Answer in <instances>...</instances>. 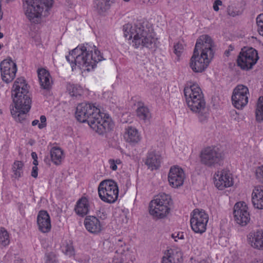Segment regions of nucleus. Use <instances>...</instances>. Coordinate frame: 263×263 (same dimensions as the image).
I'll return each mask as SVG.
<instances>
[{
    "label": "nucleus",
    "mask_w": 263,
    "mask_h": 263,
    "mask_svg": "<svg viewBox=\"0 0 263 263\" xmlns=\"http://www.w3.org/2000/svg\"><path fill=\"white\" fill-rule=\"evenodd\" d=\"M115 163L117 165L121 164V161L119 159H114Z\"/></svg>",
    "instance_id": "nucleus-45"
},
{
    "label": "nucleus",
    "mask_w": 263,
    "mask_h": 263,
    "mask_svg": "<svg viewBox=\"0 0 263 263\" xmlns=\"http://www.w3.org/2000/svg\"><path fill=\"white\" fill-rule=\"evenodd\" d=\"M84 224L86 230L91 233L97 234L102 230L100 221L95 216L86 217L84 220Z\"/></svg>",
    "instance_id": "nucleus-22"
},
{
    "label": "nucleus",
    "mask_w": 263,
    "mask_h": 263,
    "mask_svg": "<svg viewBox=\"0 0 263 263\" xmlns=\"http://www.w3.org/2000/svg\"><path fill=\"white\" fill-rule=\"evenodd\" d=\"M170 197L165 194L155 197L149 203V214L157 218H163L166 216L170 211Z\"/></svg>",
    "instance_id": "nucleus-8"
},
{
    "label": "nucleus",
    "mask_w": 263,
    "mask_h": 263,
    "mask_svg": "<svg viewBox=\"0 0 263 263\" xmlns=\"http://www.w3.org/2000/svg\"><path fill=\"white\" fill-rule=\"evenodd\" d=\"M41 123L39 124V128L42 129L46 126V118L45 116H41L40 117Z\"/></svg>",
    "instance_id": "nucleus-41"
},
{
    "label": "nucleus",
    "mask_w": 263,
    "mask_h": 263,
    "mask_svg": "<svg viewBox=\"0 0 263 263\" xmlns=\"http://www.w3.org/2000/svg\"><path fill=\"white\" fill-rule=\"evenodd\" d=\"M67 90L71 96L77 97L81 96L83 92L82 88L77 85L69 84L67 86Z\"/></svg>",
    "instance_id": "nucleus-36"
},
{
    "label": "nucleus",
    "mask_w": 263,
    "mask_h": 263,
    "mask_svg": "<svg viewBox=\"0 0 263 263\" xmlns=\"http://www.w3.org/2000/svg\"><path fill=\"white\" fill-rule=\"evenodd\" d=\"M50 157L55 165H60L64 157L63 151L59 147H53L50 150Z\"/></svg>",
    "instance_id": "nucleus-28"
},
{
    "label": "nucleus",
    "mask_w": 263,
    "mask_h": 263,
    "mask_svg": "<svg viewBox=\"0 0 263 263\" xmlns=\"http://www.w3.org/2000/svg\"><path fill=\"white\" fill-rule=\"evenodd\" d=\"M114 2L115 0H96L95 4L98 12L101 14L104 13Z\"/></svg>",
    "instance_id": "nucleus-29"
},
{
    "label": "nucleus",
    "mask_w": 263,
    "mask_h": 263,
    "mask_svg": "<svg viewBox=\"0 0 263 263\" xmlns=\"http://www.w3.org/2000/svg\"><path fill=\"white\" fill-rule=\"evenodd\" d=\"M256 20L258 32L263 36V13L258 15Z\"/></svg>",
    "instance_id": "nucleus-37"
},
{
    "label": "nucleus",
    "mask_w": 263,
    "mask_h": 263,
    "mask_svg": "<svg viewBox=\"0 0 263 263\" xmlns=\"http://www.w3.org/2000/svg\"><path fill=\"white\" fill-rule=\"evenodd\" d=\"M124 138L126 142L132 144H135L140 141L141 137L135 127L130 126L126 128Z\"/></svg>",
    "instance_id": "nucleus-27"
},
{
    "label": "nucleus",
    "mask_w": 263,
    "mask_h": 263,
    "mask_svg": "<svg viewBox=\"0 0 263 263\" xmlns=\"http://www.w3.org/2000/svg\"><path fill=\"white\" fill-rule=\"evenodd\" d=\"M37 74L41 88L47 90L50 89L52 80L49 72L45 69L41 68L37 70Z\"/></svg>",
    "instance_id": "nucleus-23"
},
{
    "label": "nucleus",
    "mask_w": 263,
    "mask_h": 263,
    "mask_svg": "<svg viewBox=\"0 0 263 263\" xmlns=\"http://www.w3.org/2000/svg\"><path fill=\"white\" fill-rule=\"evenodd\" d=\"M29 111H25V109H12L11 110L13 117L16 121L22 122L26 117V114Z\"/></svg>",
    "instance_id": "nucleus-35"
},
{
    "label": "nucleus",
    "mask_w": 263,
    "mask_h": 263,
    "mask_svg": "<svg viewBox=\"0 0 263 263\" xmlns=\"http://www.w3.org/2000/svg\"><path fill=\"white\" fill-rule=\"evenodd\" d=\"M14 104V109H25L29 111L31 107V100L29 93L12 96Z\"/></svg>",
    "instance_id": "nucleus-18"
},
{
    "label": "nucleus",
    "mask_w": 263,
    "mask_h": 263,
    "mask_svg": "<svg viewBox=\"0 0 263 263\" xmlns=\"http://www.w3.org/2000/svg\"><path fill=\"white\" fill-rule=\"evenodd\" d=\"M26 93H28V88L25 80L23 78H17L15 81L12 87V96Z\"/></svg>",
    "instance_id": "nucleus-26"
},
{
    "label": "nucleus",
    "mask_w": 263,
    "mask_h": 263,
    "mask_svg": "<svg viewBox=\"0 0 263 263\" xmlns=\"http://www.w3.org/2000/svg\"><path fill=\"white\" fill-rule=\"evenodd\" d=\"M258 59L257 51L255 49L245 47L238 56L237 65L241 69L248 70L252 68Z\"/></svg>",
    "instance_id": "nucleus-10"
},
{
    "label": "nucleus",
    "mask_w": 263,
    "mask_h": 263,
    "mask_svg": "<svg viewBox=\"0 0 263 263\" xmlns=\"http://www.w3.org/2000/svg\"><path fill=\"white\" fill-rule=\"evenodd\" d=\"M13 177L17 179L23 177L24 171V164L22 161H15L12 165Z\"/></svg>",
    "instance_id": "nucleus-30"
},
{
    "label": "nucleus",
    "mask_w": 263,
    "mask_h": 263,
    "mask_svg": "<svg viewBox=\"0 0 263 263\" xmlns=\"http://www.w3.org/2000/svg\"><path fill=\"white\" fill-rule=\"evenodd\" d=\"M181 253L178 249H170L164 253L161 263H181Z\"/></svg>",
    "instance_id": "nucleus-19"
},
{
    "label": "nucleus",
    "mask_w": 263,
    "mask_h": 263,
    "mask_svg": "<svg viewBox=\"0 0 263 263\" xmlns=\"http://www.w3.org/2000/svg\"><path fill=\"white\" fill-rule=\"evenodd\" d=\"M249 91L248 88L239 85L233 90L232 102L233 106L238 109H242L248 103Z\"/></svg>",
    "instance_id": "nucleus-12"
},
{
    "label": "nucleus",
    "mask_w": 263,
    "mask_h": 263,
    "mask_svg": "<svg viewBox=\"0 0 263 263\" xmlns=\"http://www.w3.org/2000/svg\"><path fill=\"white\" fill-rule=\"evenodd\" d=\"M56 256L53 253H47L45 255V263H57Z\"/></svg>",
    "instance_id": "nucleus-39"
},
{
    "label": "nucleus",
    "mask_w": 263,
    "mask_h": 263,
    "mask_svg": "<svg viewBox=\"0 0 263 263\" xmlns=\"http://www.w3.org/2000/svg\"><path fill=\"white\" fill-rule=\"evenodd\" d=\"M255 174L256 179L263 183V165L255 168Z\"/></svg>",
    "instance_id": "nucleus-38"
},
{
    "label": "nucleus",
    "mask_w": 263,
    "mask_h": 263,
    "mask_svg": "<svg viewBox=\"0 0 263 263\" xmlns=\"http://www.w3.org/2000/svg\"><path fill=\"white\" fill-rule=\"evenodd\" d=\"M123 30L125 37L128 40L133 39V46L135 48L142 47L153 49L156 47L157 38L154 32L143 23L138 22L133 25L127 24L123 26Z\"/></svg>",
    "instance_id": "nucleus-4"
},
{
    "label": "nucleus",
    "mask_w": 263,
    "mask_h": 263,
    "mask_svg": "<svg viewBox=\"0 0 263 263\" xmlns=\"http://www.w3.org/2000/svg\"><path fill=\"white\" fill-rule=\"evenodd\" d=\"M0 70L3 81L8 83L15 77L16 65L11 59H7L1 63Z\"/></svg>",
    "instance_id": "nucleus-13"
},
{
    "label": "nucleus",
    "mask_w": 263,
    "mask_h": 263,
    "mask_svg": "<svg viewBox=\"0 0 263 263\" xmlns=\"http://www.w3.org/2000/svg\"><path fill=\"white\" fill-rule=\"evenodd\" d=\"M72 70L77 66L83 70L90 71L97 63L104 60L103 55L95 45H79L66 56Z\"/></svg>",
    "instance_id": "nucleus-2"
},
{
    "label": "nucleus",
    "mask_w": 263,
    "mask_h": 263,
    "mask_svg": "<svg viewBox=\"0 0 263 263\" xmlns=\"http://www.w3.org/2000/svg\"><path fill=\"white\" fill-rule=\"evenodd\" d=\"M61 249L62 252L66 255L71 256L74 255V249L70 240L64 241L61 246Z\"/></svg>",
    "instance_id": "nucleus-34"
},
{
    "label": "nucleus",
    "mask_w": 263,
    "mask_h": 263,
    "mask_svg": "<svg viewBox=\"0 0 263 263\" xmlns=\"http://www.w3.org/2000/svg\"><path fill=\"white\" fill-rule=\"evenodd\" d=\"M31 155H32V157L33 159H36L37 156H36V154L35 153H34V152L32 153Z\"/></svg>",
    "instance_id": "nucleus-48"
},
{
    "label": "nucleus",
    "mask_w": 263,
    "mask_h": 263,
    "mask_svg": "<svg viewBox=\"0 0 263 263\" xmlns=\"http://www.w3.org/2000/svg\"><path fill=\"white\" fill-rule=\"evenodd\" d=\"M214 183L216 187L222 190L233 185V179L229 171L222 170L218 171L214 176Z\"/></svg>",
    "instance_id": "nucleus-15"
},
{
    "label": "nucleus",
    "mask_w": 263,
    "mask_h": 263,
    "mask_svg": "<svg viewBox=\"0 0 263 263\" xmlns=\"http://www.w3.org/2000/svg\"><path fill=\"white\" fill-rule=\"evenodd\" d=\"M252 263H263V260H255L253 261Z\"/></svg>",
    "instance_id": "nucleus-50"
},
{
    "label": "nucleus",
    "mask_w": 263,
    "mask_h": 263,
    "mask_svg": "<svg viewBox=\"0 0 263 263\" xmlns=\"http://www.w3.org/2000/svg\"><path fill=\"white\" fill-rule=\"evenodd\" d=\"M33 164L36 166L37 165V161L36 159H34L33 161Z\"/></svg>",
    "instance_id": "nucleus-51"
},
{
    "label": "nucleus",
    "mask_w": 263,
    "mask_h": 263,
    "mask_svg": "<svg viewBox=\"0 0 263 263\" xmlns=\"http://www.w3.org/2000/svg\"><path fill=\"white\" fill-rule=\"evenodd\" d=\"M233 214L235 221L239 225H247L250 220L248 207L245 202L235 203L233 209Z\"/></svg>",
    "instance_id": "nucleus-14"
},
{
    "label": "nucleus",
    "mask_w": 263,
    "mask_h": 263,
    "mask_svg": "<svg viewBox=\"0 0 263 263\" xmlns=\"http://www.w3.org/2000/svg\"><path fill=\"white\" fill-rule=\"evenodd\" d=\"M255 115L258 122H261L263 121V96L260 97L258 99Z\"/></svg>",
    "instance_id": "nucleus-33"
},
{
    "label": "nucleus",
    "mask_w": 263,
    "mask_h": 263,
    "mask_svg": "<svg viewBox=\"0 0 263 263\" xmlns=\"http://www.w3.org/2000/svg\"><path fill=\"white\" fill-rule=\"evenodd\" d=\"M221 5H222V2L220 0L215 1L213 4V9L215 11H218L219 10V6H220Z\"/></svg>",
    "instance_id": "nucleus-43"
},
{
    "label": "nucleus",
    "mask_w": 263,
    "mask_h": 263,
    "mask_svg": "<svg viewBox=\"0 0 263 263\" xmlns=\"http://www.w3.org/2000/svg\"><path fill=\"white\" fill-rule=\"evenodd\" d=\"M252 202L255 208L263 209V186L254 187L252 193Z\"/></svg>",
    "instance_id": "nucleus-24"
},
{
    "label": "nucleus",
    "mask_w": 263,
    "mask_h": 263,
    "mask_svg": "<svg viewBox=\"0 0 263 263\" xmlns=\"http://www.w3.org/2000/svg\"><path fill=\"white\" fill-rule=\"evenodd\" d=\"M3 34L2 32H0V39L2 38L3 37Z\"/></svg>",
    "instance_id": "nucleus-52"
},
{
    "label": "nucleus",
    "mask_w": 263,
    "mask_h": 263,
    "mask_svg": "<svg viewBox=\"0 0 263 263\" xmlns=\"http://www.w3.org/2000/svg\"><path fill=\"white\" fill-rule=\"evenodd\" d=\"M99 197L107 203H115L118 197L119 188L117 183L111 179L102 181L98 187Z\"/></svg>",
    "instance_id": "nucleus-7"
},
{
    "label": "nucleus",
    "mask_w": 263,
    "mask_h": 263,
    "mask_svg": "<svg viewBox=\"0 0 263 263\" xmlns=\"http://www.w3.org/2000/svg\"><path fill=\"white\" fill-rule=\"evenodd\" d=\"M76 213L81 217L86 215L89 211V202L88 199L85 197L79 199L74 207Z\"/></svg>",
    "instance_id": "nucleus-25"
},
{
    "label": "nucleus",
    "mask_w": 263,
    "mask_h": 263,
    "mask_svg": "<svg viewBox=\"0 0 263 263\" xmlns=\"http://www.w3.org/2000/svg\"><path fill=\"white\" fill-rule=\"evenodd\" d=\"M108 163L109 164L110 168L112 171H116L118 168L117 165L115 163L114 159H109L108 160Z\"/></svg>",
    "instance_id": "nucleus-42"
},
{
    "label": "nucleus",
    "mask_w": 263,
    "mask_h": 263,
    "mask_svg": "<svg viewBox=\"0 0 263 263\" xmlns=\"http://www.w3.org/2000/svg\"><path fill=\"white\" fill-rule=\"evenodd\" d=\"M174 53L177 57H179L183 51L184 47L182 44L178 43L174 45Z\"/></svg>",
    "instance_id": "nucleus-40"
},
{
    "label": "nucleus",
    "mask_w": 263,
    "mask_h": 263,
    "mask_svg": "<svg viewBox=\"0 0 263 263\" xmlns=\"http://www.w3.org/2000/svg\"><path fill=\"white\" fill-rule=\"evenodd\" d=\"M10 235L4 228H0V247H6L10 244Z\"/></svg>",
    "instance_id": "nucleus-32"
},
{
    "label": "nucleus",
    "mask_w": 263,
    "mask_h": 263,
    "mask_svg": "<svg viewBox=\"0 0 263 263\" xmlns=\"http://www.w3.org/2000/svg\"><path fill=\"white\" fill-rule=\"evenodd\" d=\"M226 53H229V51H226Z\"/></svg>",
    "instance_id": "nucleus-56"
},
{
    "label": "nucleus",
    "mask_w": 263,
    "mask_h": 263,
    "mask_svg": "<svg viewBox=\"0 0 263 263\" xmlns=\"http://www.w3.org/2000/svg\"><path fill=\"white\" fill-rule=\"evenodd\" d=\"M213 43L208 35L200 36L197 40L190 66L195 72H201L208 66L213 57Z\"/></svg>",
    "instance_id": "nucleus-3"
},
{
    "label": "nucleus",
    "mask_w": 263,
    "mask_h": 263,
    "mask_svg": "<svg viewBox=\"0 0 263 263\" xmlns=\"http://www.w3.org/2000/svg\"><path fill=\"white\" fill-rule=\"evenodd\" d=\"M37 170H38V169H37V166H33V167L32 168V171H31L32 177H34V178H36L37 177V175H38Z\"/></svg>",
    "instance_id": "nucleus-44"
},
{
    "label": "nucleus",
    "mask_w": 263,
    "mask_h": 263,
    "mask_svg": "<svg viewBox=\"0 0 263 263\" xmlns=\"http://www.w3.org/2000/svg\"><path fill=\"white\" fill-rule=\"evenodd\" d=\"M248 240L253 248L263 250V230L250 233L248 235Z\"/></svg>",
    "instance_id": "nucleus-20"
},
{
    "label": "nucleus",
    "mask_w": 263,
    "mask_h": 263,
    "mask_svg": "<svg viewBox=\"0 0 263 263\" xmlns=\"http://www.w3.org/2000/svg\"><path fill=\"white\" fill-rule=\"evenodd\" d=\"M172 237L173 238H175V239H176V238H177V237H178L179 238H182V236H181L180 237H179V234H176V235L175 234H173L172 235ZM175 241H177V240H176V239H175Z\"/></svg>",
    "instance_id": "nucleus-47"
},
{
    "label": "nucleus",
    "mask_w": 263,
    "mask_h": 263,
    "mask_svg": "<svg viewBox=\"0 0 263 263\" xmlns=\"http://www.w3.org/2000/svg\"><path fill=\"white\" fill-rule=\"evenodd\" d=\"M136 114L139 119L144 122L149 120L151 114L149 109L145 106H139L136 110Z\"/></svg>",
    "instance_id": "nucleus-31"
},
{
    "label": "nucleus",
    "mask_w": 263,
    "mask_h": 263,
    "mask_svg": "<svg viewBox=\"0 0 263 263\" xmlns=\"http://www.w3.org/2000/svg\"><path fill=\"white\" fill-rule=\"evenodd\" d=\"M23 261L21 259H17L15 260V263H22Z\"/></svg>",
    "instance_id": "nucleus-49"
},
{
    "label": "nucleus",
    "mask_w": 263,
    "mask_h": 263,
    "mask_svg": "<svg viewBox=\"0 0 263 263\" xmlns=\"http://www.w3.org/2000/svg\"><path fill=\"white\" fill-rule=\"evenodd\" d=\"M52 0H24L23 9L25 14L31 23H39L45 7L46 10H47L52 6Z\"/></svg>",
    "instance_id": "nucleus-6"
},
{
    "label": "nucleus",
    "mask_w": 263,
    "mask_h": 263,
    "mask_svg": "<svg viewBox=\"0 0 263 263\" xmlns=\"http://www.w3.org/2000/svg\"><path fill=\"white\" fill-rule=\"evenodd\" d=\"M209 221V215L203 210H194L191 213L190 224L192 230L196 233L205 232Z\"/></svg>",
    "instance_id": "nucleus-11"
},
{
    "label": "nucleus",
    "mask_w": 263,
    "mask_h": 263,
    "mask_svg": "<svg viewBox=\"0 0 263 263\" xmlns=\"http://www.w3.org/2000/svg\"><path fill=\"white\" fill-rule=\"evenodd\" d=\"M161 160V156L155 151H152L147 153L145 163L149 169L153 171L160 166Z\"/></svg>",
    "instance_id": "nucleus-21"
},
{
    "label": "nucleus",
    "mask_w": 263,
    "mask_h": 263,
    "mask_svg": "<svg viewBox=\"0 0 263 263\" xmlns=\"http://www.w3.org/2000/svg\"><path fill=\"white\" fill-rule=\"evenodd\" d=\"M185 178V175L183 170L176 166L171 167L168 175V180L170 185L177 188L182 185Z\"/></svg>",
    "instance_id": "nucleus-16"
},
{
    "label": "nucleus",
    "mask_w": 263,
    "mask_h": 263,
    "mask_svg": "<svg viewBox=\"0 0 263 263\" xmlns=\"http://www.w3.org/2000/svg\"><path fill=\"white\" fill-rule=\"evenodd\" d=\"M39 124H40V123H39V121L38 120H34L32 122V125L33 126H35L36 125H39Z\"/></svg>",
    "instance_id": "nucleus-46"
},
{
    "label": "nucleus",
    "mask_w": 263,
    "mask_h": 263,
    "mask_svg": "<svg viewBox=\"0 0 263 263\" xmlns=\"http://www.w3.org/2000/svg\"><path fill=\"white\" fill-rule=\"evenodd\" d=\"M223 151L218 147H207L202 150L200 155L202 164L208 166H213L220 164L224 159Z\"/></svg>",
    "instance_id": "nucleus-9"
},
{
    "label": "nucleus",
    "mask_w": 263,
    "mask_h": 263,
    "mask_svg": "<svg viewBox=\"0 0 263 263\" xmlns=\"http://www.w3.org/2000/svg\"><path fill=\"white\" fill-rule=\"evenodd\" d=\"M118 241H119V242H121V241H122V240H121V239H119V240H118Z\"/></svg>",
    "instance_id": "nucleus-54"
},
{
    "label": "nucleus",
    "mask_w": 263,
    "mask_h": 263,
    "mask_svg": "<svg viewBox=\"0 0 263 263\" xmlns=\"http://www.w3.org/2000/svg\"><path fill=\"white\" fill-rule=\"evenodd\" d=\"M76 117L80 122H87L89 126L99 135L111 130L114 123L108 115L101 112L98 105L82 103L76 108Z\"/></svg>",
    "instance_id": "nucleus-1"
},
{
    "label": "nucleus",
    "mask_w": 263,
    "mask_h": 263,
    "mask_svg": "<svg viewBox=\"0 0 263 263\" xmlns=\"http://www.w3.org/2000/svg\"><path fill=\"white\" fill-rule=\"evenodd\" d=\"M125 2H128L130 0H123Z\"/></svg>",
    "instance_id": "nucleus-53"
},
{
    "label": "nucleus",
    "mask_w": 263,
    "mask_h": 263,
    "mask_svg": "<svg viewBox=\"0 0 263 263\" xmlns=\"http://www.w3.org/2000/svg\"><path fill=\"white\" fill-rule=\"evenodd\" d=\"M39 230L43 233H48L51 228L49 215L46 211H40L37 216Z\"/></svg>",
    "instance_id": "nucleus-17"
},
{
    "label": "nucleus",
    "mask_w": 263,
    "mask_h": 263,
    "mask_svg": "<svg viewBox=\"0 0 263 263\" xmlns=\"http://www.w3.org/2000/svg\"><path fill=\"white\" fill-rule=\"evenodd\" d=\"M2 46L0 44V49L2 48Z\"/></svg>",
    "instance_id": "nucleus-55"
},
{
    "label": "nucleus",
    "mask_w": 263,
    "mask_h": 263,
    "mask_svg": "<svg viewBox=\"0 0 263 263\" xmlns=\"http://www.w3.org/2000/svg\"><path fill=\"white\" fill-rule=\"evenodd\" d=\"M184 93L189 107L193 112L198 114L201 122L205 121L208 117L205 102L199 85L197 84H187L184 89Z\"/></svg>",
    "instance_id": "nucleus-5"
}]
</instances>
